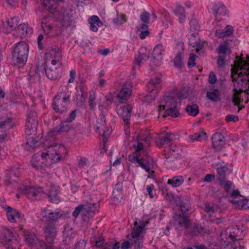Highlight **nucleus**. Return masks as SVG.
<instances>
[{
    "mask_svg": "<svg viewBox=\"0 0 249 249\" xmlns=\"http://www.w3.org/2000/svg\"><path fill=\"white\" fill-rule=\"evenodd\" d=\"M226 120L227 122L232 121L233 122H236L238 120V117L233 115H228L226 117Z\"/></svg>",
    "mask_w": 249,
    "mask_h": 249,
    "instance_id": "62",
    "label": "nucleus"
},
{
    "mask_svg": "<svg viewBox=\"0 0 249 249\" xmlns=\"http://www.w3.org/2000/svg\"><path fill=\"white\" fill-rule=\"evenodd\" d=\"M76 116L75 110H73L70 114L69 117L67 119L66 122L71 123L74 120Z\"/></svg>",
    "mask_w": 249,
    "mask_h": 249,
    "instance_id": "63",
    "label": "nucleus"
},
{
    "mask_svg": "<svg viewBox=\"0 0 249 249\" xmlns=\"http://www.w3.org/2000/svg\"><path fill=\"white\" fill-rule=\"evenodd\" d=\"M83 214L88 216H92L94 214V211L91 206L88 205H83Z\"/></svg>",
    "mask_w": 249,
    "mask_h": 249,
    "instance_id": "49",
    "label": "nucleus"
},
{
    "mask_svg": "<svg viewBox=\"0 0 249 249\" xmlns=\"http://www.w3.org/2000/svg\"><path fill=\"white\" fill-rule=\"evenodd\" d=\"M138 30L140 32V37L143 39L147 36L149 32L148 30V26L146 24H140L138 27Z\"/></svg>",
    "mask_w": 249,
    "mask_h": 249,
    "instance_id": "45",
    "label": "nucleus"
},
{
    "mask_svg": "<svg viewBox=\"0 0 249 249\" xmlns=\"http://www.w3.org/2000/svg\"><path fill=\"white\" fill-rule=\"evenodd\" d=\"M229 201L234 207L238 209H249V200L245 198L240 195L238 190H234L231 193V196L229 198Z\"/></svg>",
    "mask_w": 249,
    "mask_h": 249,
    "instance_id": "11",
    "label": "nucleus"
},
{
    "mask_svg": "<svg viewBox=\"0 0 249 249\" xmlns=\"http://www.w3.org/2000/svg\"><path fill=\"white\" fill-rule=\"evenodd\" d=\"M25 240L27 244L31 247H39L41 249H50V246H47L34 233L28 231L25 232Z\"/></svg>",
    "mask_w": 249,
    "mask_h": 249,
    "instance_id": "15",
    "label": "nucleus"
},
{
    "mask_svg": "<svg viewBox=\"0 0 249 249\" xmlns=\"http://www.w3.org/2000/svg\"><path fill=\"white\" fill-rule=\"evenodd\" d=\"M219 183L220 185L222 186L228 193V195L230 198L231 196V193H232V192L234 190L232 189V183L229 180H226L225 179L223 180L221 179V180L219 181Z\"/></svg>",
    "mask_w": 249,
    "mask_h": 249,
    "instance_id": "42",
    "label": "nucleus"
},
{
    "mask_svg": "<svg viewBox=\"0 0 249 249\" xmlns=\"http://www.w3.org/2000/svg\"><path fill=\"white\" fill-rule=\"evenodd\" d=\"M20 192L25 195L30 199H36V197L42 192L41 188H35V187L23 185L19 188Z\"/></svg>",
    "mask_w": 249,
    "mask_h": 249,
    "instance_id": "18",
    "label": "nucleus"
},
{
    "mask_svg": "<svg viewBox=\"0 0 249 249\" xmlns=\"http://www.w3.org/2000/svg\"><path fill=\"white\" fill-rule=\"evenodd\" d=\"M63 0H44L43 4L46 9L51 13H53L57 9V3Z\"/></svg>",
    "mask_w": 249,
    "mask_h": 249,
    "instance_id": "37",
    "label": "nucleus"
},
{
    "mask_svg": "<svg viewBox=\"0 0 249 249\" xmlns=\"http://www.w3.org/2000/svg\"><path fill=\"white\" fill-rule=\"evenodd\" d=\"M175 222L174 226L178 230H180L183 224H184L187 231L192 234H202L203 232V228L198 227L195 223H190L187 216L181 217L180 215H176L174 217Z\"/></svg>",
    "mask_w": 249,
    "mask_h": 249,
    "instance_id": "8",
    "label": "nucleus"
},
{
    "mask_svg": "<svg viewBox=\"0 0 249 249\" xmlns=\"http://www.w3.org/2000/svg\"><path fill=\"white\" fill-rule=\"evenodd\" d=\"M180 105V99L176 93H172L165 95L160 101L159 105L160 115H161L162 110H164L163 117L171 116L173 117L178 116V106Z\"/></svg>",
    "mask_w": 249,
    "mask_h": 249,
    "instance_id": "5",
    "label": "nucleus"
},
{
    "mask_svg": "<svg viewBox=\"0 0 249 249\" xmlns=\"http://www.w3.org/2000/svg\"><path fill=\"white\" fill-rule=\"evenodd\" d=\"M226 58V57L225 56L219 55L217 61L218 67L222 68L224 66Z\"/></svg>",
    "mask_w": 249,
    "mask_h": 249,
    "instance_id": "60",
    "label": "nucleus"
},
{
    "mask_svg": "<svg viewBox=\"0 0 249 249\" xmlns=\"http://www.w3.org/2000/svg\"><path fill=\"white\" fill-rule=\"evenodd\" d=\"M13 174V171H8L6 173L7 178L5 180V183L6 185L9 184L12 181H15V179L13 178V177L12 176Z\"/></svg>",
    "mask_w": 249,
    "mask_h": 249,
    "instance_id": "56",
    "label": "nucleus"
},
{
    "mask_svg": "<svg viewBox=\"0 0 249 249\" xmlns=\"http://www.w3.org/2000/svg\"><path fill=\"white\" fill-rule=\"evenodd\" d=\"M29 48L24 41L17 43L12 51V59L15 63L24 65L27 61Z\"/></svg>",
    "mask_w": 249,
    "mask_h": 249,
    "instance_id": "7",
    "label": "nucleus"
},
{
    "mask_svg": "<svg viewBox=\"0 0 249 249\" xmlns=\"http://www.w3.org/2000/svg\"><path fill=\"white\" fill-rule=\"evenodd\" d=\"M190 204L188 203H182L180 205V209L182 213L183 216H186L185 215V213L189 210Z\"/></svg>",
    "mask_w": 249,
    "mask_h": 249,
    "instance_id": "55",
    "label": "nucleus"
},
{
    "mask_svg": "<svg viewBox=\"0 0 249 249\" xmlns=\"http://www.w3.org/2000/svg\"><path fill=\"white\" fill-rule=\"evenodd\" d=\"M89 163V160L85 158H81L78 161V166L80 168H85Z\"/></svg>",
    "mask_w": 249,
    "mask_h": 249,
    "instance_id": "54",
    "label": "nucleus"
},
{
    "mask_svg": "<svg viewBox=\"0 0 249 249\" xmlns=\"http://www.w3.org/2000/svg\"><path fill=\"white\" fill-rule=\"evenodd\" d=\"M157 93V91H155L153 93L150 91V93L144 97V101L146 102L150 103L154 100Z\"/></svg>",
    "mask_w": 249,
    "mask_h": 249,
    "instance_id": "50",
    "label": "nucleus"
},
{
    "mask_svg": "<svg viewBox=\"0 0 249 249\" xmlns=\"http://www.w3.org/2000/svg\"><path fill=\"white\" fill-rule=\"evenodd\" d=\"M227 11L226 7L224 5H222L218 6L214 12L215 19L218 21L221 20L223 17L226 15Z\"/></svg>",
    "mask_w": 249,
    "mask_h": 249,
    "instance_id": "39",
    "label": "nucleus"
},
{
    "mask_svg": "<svg viewBox=\"0 0 249 249\" xmlns=\"http://www.w3.org/2000/svg\"><path fill=\"white\" fill-rule=\"evenodd\" d=\"M80 212L83 213V205H80L75 208L74 211L72 213V215L74 217H76Z\"/></svg>",
    "mask_w": 249,
    "mask_h": 249,
    "instance_id": "57",
    "label": "nucleus"
},
{
    "mask_svg": "<svg viewBox=\"0 0 249 249\" xmlns=\"http://www.w3.org/2000/svg\"><path fill=\"white\" fill-rule=\"evenodd\" d=\"M229 42L228 40L224 41V44H220L218 47V54L219 56H225L231 53V50L228 45Z\"/></svg>",
    "mask_w": 249,
    "mask_h": 249,
    "instance_id": "40",
    "label": "nucleus"
},
{
    "mask_svg": "<svg viewBox=\"0 0 249 249\" xmlns=\"http://www.w3.org/2000/svg\"><path fill=\"white\" fill-rule=\"evenodd\" d=\"M44 215L43 218L46 222L53 223L59 219L62 215L61 211L59 210L51 211L50 210H45L44 211Z\"/></svg>",
    "mask_w": 249,
    "mask_h": 249,
    "instance_id": "21",
    "label": "nucleus"
},
{
    "mask_svg": "<svg viewBox=\"0 0 249 249\" xmlns=\"http://www.w3.org/2000/svg\"><path fill=\"white\" fill-rule=\"evenodd\" d=\"M207 97L213 102L220 100L221 93L216 89H211L206 93Z\"/></svg>",
    "mask_w": 249,
    "mask_h": 249,
    "instance_id": "36",
    "label": "nucleus"
},
{
    "mask_svg": "<svg viewBox=\"0 0 249 249\" xmlns=\"http://www.w3.org/2000/svg\"><path fill=\"white\" fill-rule=\"evenodd\" d=\"M44 152L35 154L32 159L33 167L37 169L50 167L53 163L65 158L67 150L64 145L54 144L48 146Z\"/></svg>",
    "mask_w": 249,
    "mask_h": 249,
    "instance_id": "3",
    "label": "nucleus"
},
{
    "mask_svg": "<svg viewBox=\"0 0 249 249\" xmlns=\"http://www.w3.org/2000/svg\"><path fill=\"white\" fill-rule=\"evenodd\" d=\"M89 23L96 24L98 26L102 25V22L100 20L99 18L96 16H92Z\"/></svg>",
    "mask_w": 249,
    "mask_h": 249,
    "instance_id": "58",
    "label": "nucleus"
},
{
    "mask_svg": "<svg viewBox=\"0 0 249 249\" xmlns=\"http://www.w3.org/2000/svg\"><path fill=\"white\" fill-rule=\"evenodd\" d=\"M150 139V137L144 136L142 133H135L131 142V146L134 148L135 152L129 157L131 162L138 163L139 166L149 174L148 178L154 174L153 169L156 165L153 158L148 156L144 150V147H146L149 145Z\"/></svg>",
    "mask_w": 249,
    "mask_h": 249,
    "instance_id": "1",
    "label": "nucleus"
},
{
    "mask_svg": "<svg viewBox=\"0 0 249 249\" xmlns=\"http://www.w3.org/2000/svg\"><path fill=\"white\" fill-rule=\"evenodd\" d=\"M231 77L234 86L232 101L235 105L240 102L239 94L249 88V60L239 58L231 65Z\"/></svg>",
    "mask_w": 249,
    "mask_h": 249,
    "instance_id": "2",
    "label": "nucleus"
},
{
    "mask_svg": "<svg viewBox=\"0 0 249 249\" xmlns=\"http://www.w3.org/2000/svg\"><path fill=\"white\" fill-rule=\"evenodd\" d=\"M244 235L242 230L237 227L228 228L222 230L220 233V245H230L232 246V249L234 247H236L237 249H241L243 247L241 245V243Z\"/></svg>",
    "mask_w": 249,
    "mask_h": 249,
    "instance_id": "4",
    "label": "nucleus"
},
{
    "mask_svg": "<svg viewBox=\"0 0 249 249\" xmlns=\"http://www.w3.org/2000/svg\"><path fill=\"white\" fill-rule=\"evenodd\" d=\"M184 181L182 176H178L173 177L172 179H168L167 183L171 185L173 187H177L180 186Z\"/></svg>",
    "mask_w": 249,
    "mask_h": 249,
    "instance_id": "44",
    "label": "nucleus"
},
{
    "mask_svg": "<svg viewBox=\"0 0 249 249\" xmlns=\"http://www.w3.org/2000/svg\"><path fill=\"white\" fill-rule=\"evenodd\" d=\"M131 89L132 86L129 83H125L117 96V101L120 103L125 102L131 94Z\"/></svg>",
    "mask_w": 249,
    "mask_h": 249,
    "instance_id": "20",
    "label": "nucleus"
},
{
    "mask_svg": "<svg viewBox=\"0 0 249 249\" xmlns=\"http://www.w3.org/2000/svg\"><path fill=\"white\" fill-rule=\"evenodd\" d=\"M18 36L21 38L25 36L27 34L32 33V29L25 24H20L16 30Z\"/></svg>",
    "mask_w": 249,
    "mask_h": 249,
    "instance_id": "35",
    "label": "nucleus"
},
{
    "mask_svg": "<svg viewBox=\"0 0 249 249\" xmlns=\"http://www.w3.org/2000/svg\"><path fill=\"white\" fill-rule=\"evenodd\" d=\"M116 110L117 114L123 118L124 124L127 125L131 116L132 107L130 105H118L116 107Z\"/></svg>",
    "mask_w": 249,
    "mask_h": 249,
    "instance_id": "17",
    "label": "nucleus"
},
{
    "mask_svg": "<svg viewBox=\"0 0 249 249\" xmlns=\"http://www.w3.org/2000/svg\"><path fill=\"white\" fill-rule=\"evenodd\" d=\"M61 58V50L58 47H54L47 49L45 55V62L62 63Z\"/></svg>",
    "mask_w": 249,
    "mask_h": 249,
    "instance_id": "13",
    "label": "nucleus"
},
{
    "mask_svg": "<svg viewBox=\"0 0 249 249\" xmlns=\"http://www.w3.org/2000/svg\"><path fill=\"white\" fill-rule=\"evenodd\" d=\"M212 140L213 148L216 151H220L225 144L224 137L220 133H215Z\"/></svg>",
    "mask_w": 249,
    "mask_h": 249,
    "instance_id": "24",
    "label": "nucleus"
},
{
    "mask_svg": "<svg viewBox=\"0 0 249 249\" xmlns=\"http://www.w3.org/2000/svg\"><path fill=\"white\" fill-rule=\"evenodd\" d=\"M161 75L159 74L150 79L148 84V89L149 91L152 92L155 89V91L158 92L161 89Z\"/></svg>",
    "mask_w": 249,
    "mask_h": 249,
    "instance_id": "26",
    "label": "nucleus"
},
{
    "mask_svg": "<svg viewBox=\"0 0 249 249\" xmlns=\"http://www.w3.org/2000/svg\"><path fill=\"white\" fill-rule=\"evenodd\" d=\"M163 48L162 45L158 44L153 49L152 53V62L151 64L158 66L160 65L162 60V52Z\"/></svg>",
    "mask_w": 249,
    "mask_h": 249,
    "instance_id": "23",
    "label": "nucleus"
},
{
    "mask_svg": "<svg viewBox=\"0 0 249 249\" xmlns=\"http://www.w3.org/2000/svg\"><path fill=\"white\" fill-rule=\"evenodd\" d=\"M41 27L44 33L51 36L57 35L61 33L60 30L54 29L53 27L49 23H42Z\"/></svg>",
    "mask_w": 249,
    "mask_h": 249,
    "instance_id": "33",
    "label": "nucleus"
},
{
    "mask_svg": "<svg viewBox=\"0 0 249 249\" xmlns=\"http://www.w3.org/2000/svg\"><path fill=\"white\" fill-rule=\"evenodd\" d=\"M44 232L47 242L50 244H53L58 232L55 224L53 223L46 224L44 227Z\"/></svg>",
    "mask_w": 249,
    "mask_h": 249,
    "instance_id": "16",
    "label": "nucleus"
},
{
    "mask_svg": "<svg viewBox=\"0 0 249 249\" xmlns=\"http://www.w3.org/2000/svg\"><path fill=\"white\" fill-rule=\"evenodd\" d=\"M168 149L165 151V156L166 159H170V161L177 159L181 152V148L179 145L172 142L169 145Z\"/></svg>",
    "mask_w": 249,
    "mask_h": 249,
    "instance_id": "19",
    "label": "nucleus"
},
{
    "mask_svg": "<svg viewBox=\"0 0 249 249\" xmlns=\"http://www.w3.org/2000/svg\"><path fill=\"white\" fill-rule=\"evenodd\" d=\"M174 12L178 18L179 22L183 23L186 18V13L184 8L180 5H178Z\"/></svg>",
    "mask_w": 249,
    "mask_h": 249,
    "instance_id": "41",
    "label": "nucleus"
},
{
    "mask_svg": "<svg viewBox=\"0 0 249 249\" xmlns=\"http://www.w3.org/2000/svg\"><path fill=\"white\" fill-rule=\"evenodd\" d=\"M70 93L69 89L63 87L62 91L55 96L53 102V108L57 112L63 113L67 110L70 103Z\"/></svg>",
    "mask_w": 249,
    "mask_h": 249,
    "instance_id": "9",
    "label": "nucleus"
},
{
    "mask_svg": "<svg viewBox=\"0 0 249 249\" xmlns=\"http://www.w3.org/2000/svg\"><path fill=\"white\" fill-rule=\"evenodd\" d=\"M174 65L176 67L180 68L183 64V53L181 52H178L176 54L175 58L173 60Z\"/></svg>",
    "mask_w": 249,
    "mask_h": 249,
    "instance_id": "47",
    "label": "nucleus"
},
{
    "mask_svg": "<svg viewBox=\"0 0 249 249\" xmlns=\"http://www.w3.org/2000/svg\"><path fill=\"white\" fill-rule=\"evenodd\" d=\"M47 191L50 201L54 203H58L60 201V198L58 196L59 190L57 186L51 185L50 189L47 190Z\"/></svg>",
    "mask_w": 249,
    "mask_h": 249,
    "instance_id": "29",
    "label": "nucleus"
},
{
    "mask_svg": "<svg viewBox=\"0 0 249 249\" xmlns=\"http://www.w3.org/2000/svg\"><path fill=\"white\" fill-rule=\"evenodd\" d=\"M233 33V27L230 25H227L224 31L217 29L215 32V35L218 37H225L231 36Z\"/></svg>",
    "mask_w": 249,
    "mask_h": 249,
    "instance_id": "34",
    "label": "nucleus"
},
{
    "mask_svg": "<svg viewBox=\"0 0 249 249\" xmlns=\"http://www.w3.org/2000/svg\"><path fill=\"white\" fill-rule=\"evenodd\" d=\"M217 78L213 72H210L209 76V81L210 83L214 84L216 83Z\"/></svg>",
    "mask_w": 249,
    "mask_h": 249,
    "instance_id": "59",
    "label": "nucleus"
},
{
    "mask_svg": "<svg viewBox=\"0 0 249 249\" xmlns=\"http://www.w3.org/2000/svg\"><path fill=\"white\" fill-rule=\"evenodd\" d=\"M7 219L10 222H16L17 219L20 218V213L19 212L10 207H7L5 208Z\"/></svg>",
    "mask_w": 249,
    "mask_h": 249,
    "instance_id": "31",
    "label": "nucleus"
},
{
    "mask_svg": "<svg viewBox=\"0 0 249 249\" xmlns=\"http://www.w3.org/2000/svg\"><path fill=\"white\" fill-rule=\"evenodd\" d=\"M162 195L168 201H171L174 199L173 194L171 192H169L167 189L162 190Z\"/></svg>",
    "mask_w": 249,
    "mask_h": 249,
    "instance_id": "52",
    "label": "nucleus"
},
{
    "mask_svg": "<svg viewBox=\"0 0 249 249\" xmlns=\"http://www.w3.org/2000/svg\"><path fill=\"white\" fill-rule=\"evenodd\" d=\"M189 138L193 141H202L206 140L207 135L205 132H199L192 135H190Z\"/></svg>",
    "mask_w": 249,
    "mask_h": 249,
    "instance_id": "46",
    "label": "nucleus"
},
{
    "mask_svg": "<svg viewBox=\"0 0 249 249\" xmlns=\"http://www.w3.org/2000/svg\"><path fill=\"white\" fill-rule=\"evenodd\" d=\"M62 63L44 62V68L47 76L51 80H54L60 76Z\"/></svg>",
    "mask_w": 249,
    "mask_h": 249,
    "instance_id": "12",
    "label": "nucleus"
},
{
    "mask_svg": "<svg viewBox=\"0 0 249 249\" xmlns=\"http://www.w3.org/2000/svg\"><path fill=\"white\" fill-rule=\"evenodd\" d=\"M37 124L36 113L35 111H31L25 125V133L27 136L26 143L31 148L35 147L40 140L39 136H36Z\"/></svg>",
    "mask_w": 249,
    "mask_h": 249,
    "instance_id": "6",
    "label": "nucleus"
},
{
    "mask_svg": "<svg viewBox=\"0 0 249 249\" xmlns=\"http://www.w3.org/2000/svg\"><path fill=\"white\" fill-rule=\"evenodd\" d=\"M149 53L145 47H142L139 52L138 56L136 58L134 61L135 66L133 69L139 67L142 61H146L149 59Z\"/></svg>",
    "mask_w": 249,
    "mask_h": 249,
    "instance_id": "28",
    "label": "nucleus"
},
{
    "mask_svg": "<svg viewBox=\"0 0 249 249\" xmlns=\"http://www.w3.org/2000/svg\"><path fill=\"white\" fill-rule=\"evenodd\" d=\"M196 59V56L193 53H191L190 58L188 60V65L189 67H193L195 65V61Z\"/></svg>",
    "mask_w": 249,
    "mask_h": 249,
    "instance_id": "61",
    "label": "nucleus"
},
{
    "mask_svg": "<svg viewBox=\"0 0 249 249\" xmlns=\"http://www.w3.org/2000/svg\"><path fill=\"white\" fill-rule=\"evenodd\" d=\"M61 26L63 27L66 28L71 25V19L69 16L68 11L65 12L63 15H60L58 18Z\"/></svg>",
    "mask_w": 249,
    "mask_h": 249,
    "instance_id": "38",
    "label": "nucleus"
},
{
    "mask_svg": "<svg viewBox=\"0 0 249 249\" xmlns=\"http://www.w3.org/2000/svg\"><path fill=\"white\" fill-rule=\"evenodd\" d=\"M95 128L101 135H105L106 120L105 117L101 114L100 115L97 119L96 124Z\"/></svg>",
    "mask_w": 249,
    "mask_h": 249,
    "instance_id": "30",
    "label": "nucleus"
},
{
    "mask_svg": "<svg viewBox=\"0 0 249 249\" xmlns=\"http://www.w3.org/2000/svg\"><path fill=\"white\" fill-rule=\"evenodd\" d=\"M17 18H13L10 19H6L3 21L1 27V30L5 33H8L13 30L17 25Z\"/></svg>",
    "mask_w": 249,
    "mask_h": 249,
    "instance_id": "25",
    "label": "nucleus"
},
{
    "mask_svg": "<svg viewBox=\"0 0 249 249\" xmlns=\"http://www.w3.org/2000/svg\"><path fill=\"white\" fill-rule=\"evenodd\" d=\"M173 135L167 133L165 136L159 137L156 140V143L158 146L161 147L165 145H170L172 142Z\"/></svg>",
    "mask_w": 249,
    "mask_h": 249,
    "instance_id": "32",
    "label": "nucleus"
},
{
    "mask_svg": "<svg viewBox=\"0 0 249 249\" xmlns=\"http://www.w3.org/2000/svg\"><path fill=\"white\" fill-rule=\"evenodd\" d=\"M147 223V222H144L143 221L140 222L139 224L137 221L135 222V225L131 233V235L134 242L137 244L138 248L142 246V238L141 235L143 229L145 227Z\"/></svg>",
    "mask_w": 249,
    "mask_h": 249,
    "instance_id": "14",
    "label": "nucleus"
},
{
    "mask_svg": "<svg viewBox=\"0 0 249 249\" xmlns=\"http://www.w3.org/2000/svg\"><path fill=\"white\" fill-rule=\"evenodd\" d=\"M215 176L212 174H207L204 178L202 179V181L210 182L212 181L213 179H214Z\"/></svg>",
    "mask_w": 249,
    "mask_h": 249,
    "instance_id": "64",
    "label": "nucleus"
},
{
    "mask_svg": "<svg viewBox=\"0 0 249 249\" xmlns=\"http://www.w3.org/2000/svg\"><path fill=\"white\" fill-rule=\"evenodd\" d=\"M150 16V14L146 11L142 12L140 15V20L142 23H143L142 24H146L147 25L149 23Z\"/></svg>",
    "mask_w": 249,
    "mask_h": 249,
    "instance_id": "48",
    "label": "nucleus"
},
{
    "mask_svg": "<svg viewBox=\"0 0 249 249\" xmlns=\"http://www.w3.org/2000/svg\"><path fill=\"white\" fill-rule=\"evenodd\" d=\"M126 21L125 15L121 14L118 15L117 17L114 19V22L117 24H122Z\"/></svg>",
    "mask_w": 249,
    "mask_h": 249,
    "instance_id": "51",
    "label": "nucleus"
},
{
    "mask_svg": "<svg viewBox=\"0 0 249 249\" xmlns=\"http://www.w3.org/2000/svg\"><path fill=\"white\" fill-rule=\"evenodd\" d=\"M217 166V179L219 181L221 179H225L226 175L232 171L231 166L224 163H219Z\"/></svg>",
    "mask_w": 249,
    "mask_h": 249,
    "instance_id": "22",
    "label": "nucleus"
},
{
    "mask_svg": "<svg viewBox=\"0 0 249 249\" xmlns=\"http://www.w3.org/2000/svg\"><path fill=\"white\" fill-rule=\"evenodd\" d=\"M67 123L66 122L61 123L58 127L55 128L48 132L47 137L50 141L53 140V136L55 135L58 133L68 131L69 130L70 126L67 124Z\"/></svg>",
    "mask_w": 249,
    "mask_h": 249,
    "instance_id": "27",
    "label": "nucleus"
},
{
    "mask_svg": "<svg viewBox=\"0 0 249 249\" xmlns=\"http://www.w3.org/2000/svg\"><path fill=\"white\" fill-rule=\"evenodd\" d=\"M185 110L189 115L192 116H196L199 113L198 106L196 104L187 105Z\"/></svg>",
    "mask_w": 249,
    "mask_h": 249,
    "instance_id": "43",
    "label": "nucleus"
},
{
    "mask_svg": "<svg viewBox=\"0 0 249 249\" xmlns=\"http://www.w3.org/2000/svg\"><path fill=\"white\" fill-rule=\"evenodd\" d=\"M204 211L206 212L210 216H213L215 213V208L210 205H206Z\"/></svg>",
    "mask_w": 249,
    "mask_h": 249,
    "instance_id": "53",
    "label": "nucleus"
},
{
    "mask_svg": "<svg viewBox=\"0 0 249 249\" xmlns=\"http://www.w3.org/2000/svg\"><path fill=\"white\" fill-rule=\"evenodd\" d=\"M2 240L6 244V249H19L18 235L16 232L12 230L5 229L2 232Z\"/></svg>",
    "mask_w": 249,
    "mask_h": 249,
    "instance_id": "10",
    "label": "nucleus"
}]
</instances>
